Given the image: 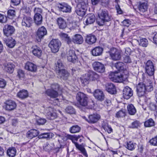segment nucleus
<instances>
[{
    "label": "nucleus",
    "instance_id": "nucleus-1",
    "mask_svg": "<svg viewBox=\"0 0 157 157\" xmlns=\"http://www.w3.org/2000/svg\"><path fill=\"white\" fill-rule=\"evenodd\" d=\"M142 78L143 82L139 83L136 86L137 94L140 97L143 96L146 91L150 92L153 89L151 81L147 79L143 75Z\"/></svg>",
    "mask_w": 157,
    "mask_h": 157
},
{
    "label": "nucleus",
    "instance_id": "nucleus-2",
    "mask_svg": "<svg viewBox=\"0 0 157 157\" xmlns=\"http://www.w3.org/2000/svg\"><path fill=\"white\" fill-rule=\"evenodd\" d=\"M97 13L99 19L98 20L97 22L99 25H102L105 22L111 21V16L109 14L107 10L100 9Z\"/></svg>",
    "mask_w": 157,
    "mask_h": 157
},
{
    "label": "nucleus",
    "instance_id": "nucleus-3",
    "mask_svg": "<svg viewBox=\"0 0 157 157\" xmlns=\"http://www.w3.org/2000/svg\"><path fill=\"white\" fill-rule=\"evenodd\" d=\"M87 5V0H78L75 10L77 14L82 17L84 16L86 13Z\"/></svg>",
    "mask_w": 157,
    "mask_h": 157
},
{
    "label": "nucleus",
    "instance_id": "nucleus-4",
    "mask_svg": "<svg viewBox=\"0 0 157 157\" xmlns=\"http://www.w3.org/2000/svg\"><path fill=\"white\" fill-rule=\"evenodd\" d=\"M59 85L56 83H54L51 85V88L48 89L46 91L47 95L52 98H56L59 95Z\"/></svg>",
    "mask_w": 157,
    "mask_h": 157
},
{
    "label": "nucleus",
    "instance_id": "nucleus-5",
    "mask_svg": "<svg viewBox=\"0 0 157 157\" xmlns=\"http://www.w3.org/2000/svg\"><path fill=\"white\" fill-rule=\"evenodd\" d=\"M109 78L113 81L117 82H122L125 80L126 78L119 73L116 72H111L109 76Z\"/></svg>",
    "mask_w": 157,
    "mask_h": 157
},
{
    "label": "nucleus",
    "instance_id": "nucleus-6",
    "mask_svg": "<svg viewBox=\"0 0 157 157\" xmlns=\"http://www.w3.org/2000/svg\"><path fill=\"white\" fill-rule=\"evenodd\" d=\"M48 46L52 52L56 53L59 51L61 43L58 39H53L50 41Z\"/></svg>",
    "mask_w": 157,
    "mask_h": 157
},
{
    "label": "nucleus",
    "instance_id": "nucleus-7",
    "mask_svg": "<svg viewBox=\"0 0 157 157\" xmlns=\"http://www.w3.org/2000/svg\"><path fill=\"white\" fill-rule=\"evenodd\" d=\"M76 98L82 106H86L87 105L88 98L86 94L83 93L79 92L77 94Z\"/></svg>",
    "mask_w": 157,
    "mask_h": 157
},
{
    "label": "nucleus",
    "instance_id": "nucleus-8",
    "mask_svg": "<svg viewBox=\"0 0 157 157\" xmlns=\"http://www.w3.org/2000/svg\"><path fill=\"white\" fill-rule=\"evenodd\" d=\"M145 69L146 72L149 76L154 75L155 69L154 65L151 60L147 61L145 64Z\"/></svg>",
    "mask_w": 157,
    "mask_h": 157
},
{
    "label": "nucleus",
    "instance_id": "nucleus-9",
    "mask_svg": "<svg viewBox=\"0 0 157 157\" xmlns=\"http://www.w3.org/2000/svg\"><path fill=\"white\" fill-rule=\"evenodd\" d=\"M121 51L116 48H111L109 52V54L112 59L115 60H118L121 58Z\"/></svg>",
    "mask_w": 157,
    "mask_h": 157
},
{
    "label": "nucleus",
    "instance_id": "nucleus-10",
    "mask_svg": "<svg viewBox=\"0 0 157 157\" xmlns=\"http://www.w3.org/2000/svg\"><path fill=\"white\" fill-rule=\"evenodd\" d=\"M44 112L50 119L52 120L56 118L57 117L56 110L51 107H48L45 109Z\"/></svg>",
    "mask_w": 157,
    "mask_h": 157
},
{
    "label": "nucleus",
    "instance_id": "nucleus-11",
    "mask_svg": "<svg viewBox=\"0 0 157 157\" xmlns=\"http://www.w3.org/2000/svg\"><path fill=\"white\" fill-rule=\"evenodd\" d=\"M15 29L13 26L10 25H6L3 27L4 35L7 37L12 35L14 32Z\"/></svg>",
    "mask_w": 157,
    "mask_h": 157
},
{
    "label": "nucleus",
    "instance_id": "nucleus-12",
    "mask_svg": "<svg viewBox=\"0 0 157 157\" xmlns=\"http://www.w3.org/2000/svg\"><path fill=\"white\" fill-rule=\"evenodd\" d=\"M33 22L31 17L26 15H24L22 19L21 25L25 27H30Z\"/></svg>",
    "mask_w": 157,
    "mask_h": 157
},
{
    "label": "nucleus",
    "instance_id": "nucleus-13",
    "mask_svg": "<svg viewBox=\"0 0 157 157\" xmlns=\"http://www.w3.org/2000/svg\"><path fill=\"white\" fill-rule=\"evenodd\" d=\"M5 109L6 110L11 111L15 109L17 107L16 103L14 101L9 100H6L4 103Z\"/></svg>",
    "mask_w": 157,
    "mask_h": 157
},
{
    "label": "nucleus",
    "instance_id": "nucleus-14",
    "mask_svg": "<svg viewBox=\"0 0 157 157\" xmlns=\"http://www.w3.org/2000/svg\"><path fill=\"white\" fill-rule=\"evenodd\" d=\"M57 7L60 11L66 13H70L71 11V7L68 4L63 3L58 4Z\"/></svg>",
    "mask_w": 157,
    "mask_h": 157
},
{
    "label": "nucleus",
    "instance_id": "nucleus-15",
    "mask_svg": "<svg viewBox=\"0 0 157 157\" xmlns=\"http://www.w3.org/2000/svg\"><path fill=\"white\" fill-rule=\"evenodd\" d=\"M92 66L94 69L99 73H103L105 70L104 65L98 62L95 61L92 63Z\"/></svg>",
    "mask_w": 157,
    "mask_h": 157
},
{
    "label": "nucleus",
    "instance_id": "nucleus-16",
    "mask_svg": "<svg viewBox=\"0 0 157 157\" xmlns=\"http://www.w3.org/2000/svg\"><path fill=\"white\" fill-rule=\"evenodd\" d=\"M100 117V115L97 114H94L90 115L88 117V119H87L85 116L83 117V118L87 121L89 123H92L97 122L99 119Z\"/></svg>",
    "mask_w": 157,
    "mask_h": 157
},
{
    "label": "nucleus",
    "instance_id": "nucleus-17",
    "mask_svg": "<svg viewBox=\"0 0 157 157\" xmlns=\"http://www.w3.org/2000/svg\"><path fill=\"white\" fill-rule=\"evenodd\" d=\"M133 94L132 90L128 86H126L123 89V95L125 99H128L132 96Z\"/></svg>",
    "mask_w": 157,
    "mask_h": 157
},
{
    "label": "nucleus",
    "instance_id": "nucleus-18",
    "mask_svg": "<svg viewBox=\"0 0 157 157\" xmlns=\"http://www.w3.org/2000/svg\"><path fill=\"white\" fill-rule=\"evenodd\" d=\"M94 95L96 99L100 101H103L105 98V95L103 91L99 89L95 90Z\"/></svg>",
    "mask_w": 157,
    "mask_h": 157
},
{
    "label": "nucleus",
    "instance_id": "nucleus-19",
    "mask_svg": "<svg viewBox=\"0 0 157 157\" xmlns=\"http://www.w3.org/2000/svg\"><path fill=\"white\" fill-rule=\"evenodd\" d=\"M25 68L32 72H35L37 68L36 66L33 63L30 62H27L25 63Z\"/></svg>",
    "mask_w": 157,
    "mask_h": 157
},
{
    "label": "nucleus",
    "instance_id": "nucleus-20",
    "mask_svg": "<svg viewBox=\"0 0 157 157\" xmlns=\"http://www.w3.org/2000/svg\"><path fill=\"white\" fill-rule=\"evenodd\" d=\"M67 57L68 61L73 62H74L77 58L75 51L72 50H70L67 53Z\"/></svg>",
    "mask_w": 157,
    "mask_h": 157
},
{
    "label": "nucleus",
    "instance_id": "nucleus-21",
    "mask_svg": "<svg viewBox=\"0 0 157 157\" xmlns=\"http://www.w3.org/2000/svg\"><path fill=\"white\" fill-rule=\"evenodd\" d=\"M32 52L34 55L38 58L41 56L42 51L39 47L36 45H35L32 47Z\"/></svg>",
    "mask_w": 157,
    "mask_h": 157
},
{
    "label": "nucleus",
    "instance_id": "nucleus-22",
    "mask_svg": "<svg viewBox=\"0 0 157 157\" xmlns=\"http://www.w3.org/2000/svg\"><path fill=\"white\" fill-rule=\"evenodd\" d=\"M39 134V132L36 129H31L28 131L26 134V136L29 139H32L36 137Z\"/></svg>",
    "mask_w": 157,
    "mask_h": 157
},
{
    "label": "nucleus",
    "instance_id": "nucleus-23",
    "mask_svg": "<svg viewBox=\"0 0 157 157\" xmlns=\"http://www.w3.org/2000/svg\"><path fill=\"white\" fill-rule=\"evenodd\" d=\"M36 34L38 37L41 39L47 35V30L44 26H42L38 29Z\"/></svg>",
    "mask_w": 157,
    "mask_h": 157
},
{
    "label": "nucleus",
    "instance_id": "nucleus-24",
    "mask_svg": "<svg viewBox=\"0 0 157 157\" xmlns=\"http://www.w3.org/2000/svg\"><path fill=\"white\" fill-rule=\"evenodd\" d=\"M103 51L102 48L100 47H97L91 51L92 55L94 56H100L102 55Z\"/></svg>",
    "mask_w": 157,
    "mask_h": 157
},
{
    "label": "nucleus",
    "instance_id": "nucleus-25",
    "mask_svg": "<svg viewBox=\"0 0 157 157\" xmlns=\"http://www.w3.org/2000/svg\"><path fill=\"white\" fill-rule=\"evenodd\" d=\"M72 41L75 44H81L83 42V37L79 34H75L73 37Z\"/></svg>",
    "mask_w": 157,
    "mask_h": 157
},
{
    "label": "nucleus",
    "instance_id": "nucleus-26",
    "mask_svg": "<svg viewBox=\"0 0 157 157\" xmlns=\"http://www.w3.org/2000/svg\"><path fill=\"white\" fill-rule=\"evenodd\" d=\"M85 18L86 19L85 22L86 25L93 24L95 21V15L92 13L87 14Z\"/></svg>",
    "mask_w": 157,
    "mask_h": 157
},
{
    "label": "nucleus",
    "instance_id": "nucleus-27",
    "mask_svg": "<svg viewBox=\"0 0 157 157\" xmlns=\"http://www.w3.org/2000/svg\"><path fill=\"white\" fill-rule=\"evenodd\" d=\"M86 42L89 44H92L94 43L96 41V36L91 34L87 35L85 40Z\"/></svg>",
    "mask_w": 157,
    "mask_h": 157
},
{
    "label": "nucleus",
    "instance_id": "nucleus-28",
    "mask_svg": "<svg viewBox=\"0 0 157 157\" xmlns=\"http://www.w3.org/2000/svg\"><path fill=\"white\" fill-rule=\"evenodd\" d=\"M106 90L109 93L112 94L116 93V88L113 84L109 83L106 85Z\"/></svg>",
    "mask_w": 157,
    "mask_h": 157
},
{
    "label": "nucleus",
    "instance_id": "nucleus-29",
    "mask_svg": "<svg viewBox=\"0 0 157 157\" xmlns=\"http://www.w3.org/2000/svg\"><path fill=\"white\" fill-rule=\"evenodd\" d=\"M59 77L63 80H66L69 76V73L65 69H62L58 71Z\"/></svg>",
    "mask_w": 157,
    "mask_h": 157
},
{
    "label": "nucleus",
    "instance_id": "nucleus-30",
    "mask_svg": "<svg viewBox=\"0 0 157 157\" xmlns=\"http://www.w3.org/2000/svg\"><path fill=\"white\" fill-rule=\"evenodd\" d=\"M57 21L60 29H63L67 27L66 22L63 18L59 17L57 19Z\"/></svg>",
    "mask_w": 157,
    "mask_h": 157
},
{
    "label": "nucleus",
    "instance_id": "nucleus-31",
    "mask_svg": "<svg viewBox=\"0 0 157 157\" xmlns=\"http://www.w3.org/2000/svg\"><path fill=\"white\" fill-rule=\"evenodd\" d=\"M127 110L128 113L131 115H135L136 112V109L132 104H129L128 105Z\"/></svg>",
    "mask_w": 157,
    "mask_h": 157
},
{
    "label": "nucleus",
    "instance_id": "nucleus-32",
    "mask_svg": "<svg viewBox=\"0 0 157 157\" xmlns=\"http://www.w3.org/2000/svg\"><path fill=\"white\" fill-rule=\"evenodd\" d=\"M29 94L27 90H20L17 94V96L19 98L24 99L27 98Z\"/></svg>",
    "mask_w": 157,
    "mask_h": 157
},
{
    "label": "nucleus",
    "instance_id": "nucleus-33",
    "mask_svg": "<svg viewBox=\"0 0 157 157\" xmlns=\"http://www.w3.org/2000/svg\"><path fill=\"white\" fill-rule=\"evenodd\" d=\"M17 150L14 147H10L7 150L6 154L9 157H14L15 156Z\"/></svg>",
    "mask_w": 157,
    "mask_h": 157
},
{
    "label": "nucleus",
    "instance_id": "nucleus-34",
    "mask_svg": "<svg viewBox=\"0 0 157 157\" xmlns=\"http://www.w3.org/2000/svg\"><path fill=\"white\" fill-rule=\"evenodd\" d=\"M148 5L146 2L140 3L138 9L141 14L143 13L147 10Z\"/></svg>",
    "mask_w": 157,
    "mask_h": 157
},
{
    "label": "nucleus",
    "instance_id": "nucleus-35",
    "mask_svg": "<svg viewBox=\"0 0 157 157\" xmlns=\"http://www.w3.org/2000/svg\"><path fill=\"white\" fill-rule=\"evenodd\" d=\"M14 67L15 66L13 64L8 63L5 66L4 70L10 73H12L13 71Z\"/></svg>",
    "mask_w": 157,
    "mask_h": 157
},
{
    "label": "nucleus",
    "instance_id": "nucleus-36",
    "mask_svg": "<svg viewBox=\"0 0 157 157\" xmlns=\"http://www.w3.org/2000/svg\"><path fill=\"white\" fill-rule=\"evenodd\" d=\"M80 80L83 86H85L89 83L90 79L87 73L82 76L80 78Z\"/></svg>",
    "mask_w": 157,
    "mask_h": 157
},
{
    "label": "nucleus",
    "instance_id": "nucleus-37",
    "mask_svg": "<svg viewBox=\"0 0 157 157\" xmlns=\"http://www.w3.org/2000/svg\"><path fill=\"white\" fill-rule=\"evenodd\" d=\"M87 74L90 77V79H91L92 80H95L98 79L99 77V75L93 71H89Z\"/></svg>",
    "mask_w": 157,
    "mask_h": 157
},
{
    "label": "nucleus",
    "instance_id": "nucleus-38",
    "mask_svg": "<svg viewBox=\"0 0 157 157\" xmlns=\"http://www.w3.org/2000/svg\"><path fill=\"white\" fill-rule=\"evenodd\" d=\"M34 21L37 25H40L42 21V17L41 14L35 15L34 17Z\"/></svg>",
    "mask_w": 157,
    "mask_h": 157
},
{
    "label": "nucleus",
    "instance_id": "nucleus-39",
    "mask_svg": "<svg viewBox=\"0 0 157 157\" xmlns=\"http://www.w3.org/2000/svg\"><path fill=\"white\" fill-rule=\"evenodd\" d=\"M60 36L62 39L66 41L68 44L71 43V39L67 34L61 33L60 34Z\"/></svg>",
    "mask_w": 157,
    "mask_h": 157
},
{
    "label": "nucleus",
    "instance_id": "nucleus-40",
    "mask_svg": "<svg viewBox=\"0 0 157 157\" xmlns=\"http://www.w3.org/2000/svg\"><path fill=\"white\" fill-rule=\"evenodd\" d=\"M7 46L10 48H13L16 44V41L14 39L11 38L10 39L7 40L5 41Z\"/></svg>",
    "mask_w": 157,
    "mask_h": 157
},
{
    "label": "nucleus",
    "instance_id": "nucleus-41",
    "mask_svg": "<svg viewBox=\"0 0 157 157\" xmlns=\"http://www.w3.org/2000/svg\"><path fill=\"white\" fill-rule=\"evenodd\" d=\"M75 147L81 151L83 155L86 157L88 155L85 149L82 145L76 143Z\"/></svg>",
    "mask_w": 157,
    "mask_h": 157
},
{
    "label": "nucleus",
    "instance_id": "nucleus-42",
    "mask_svg": "<svg viewBox=\"0 0 157 157\" xmlns=\"http://www.w3.org/2000/svg\"><path fill=\"white\" fill-rule=\"evenodd\" d=\"M54 145L53 144L47 143L44 146L43 149L46 151H49L53 148Z\"/></svg>",
    "mask_w": 157,
    "mask_h": 157
},
{
    "label": "nucleus",
    "instance_id": "nucleus-43",
    "mask_svg": "<svg viewBox=\"0 0 157 157\" xmlns=\"http://www.w3.org/2000/svg\"><path fill=\"white\" fill-rule=\"evenodd\" d=\"M155 123L153 120L150 118L144 122V126L146 127H151L155 125Z\"/></svg>",
    "mask_w": 157,
    "mask_h": 157
},
{
    "label": "nucleus",
    "instance_id": "nucleus-44",
    "mask_svg": "<svg viewBox=\"0 0 157 157\" xmlns=\"http://www.w3.org/2000/svg\"><path fill=\"white\" fill-rule=\"evenodd\" d=\"M80 130V128L78 125H74L70 128V132L72 133L78 132Z\"/></svg>",
    "mask_w": 157,
    "mask_h": 157
},
{
    "label": "nucleus",
    "instance_id": "nucleus-45",
    "mask_svg": "<svg viewBox=\"0 0 157 157\" xmlns=\"http://www.w3.org/2000/svg\"><path fill=\"white\" fill-rule=\"evenodd\" d=\"M139 45L144 47H146L148 44L147 40L145 38H142L138 41Z\"/></svg>",
    "mask_w": 157,
    "mask_h": 157
},
{
    "label": "nucleus",
    "instance_id": "nucleus-46",
    "mask_svg": "<svg viewBox=\"0 0 157 157\" xmlns=\"http://www.w3.org/2000/svg\"><path fill=\"white\" fill-rule=\"evenodd\" d=\"M115 67L119 71H122L124 69V64L121 62H118L115 64Z\"/></svg>",
    "mask_w": 157,
    "mask_h": 157
},
{
    "label": "nucleus",
    "instance_id": "nucleus-47",
    "mask_svg": "<svg viewBox=\"0 0 157 157\" xmlns=\"http://www.w3.org/2000/svg\"><path fill=\"white\" fill-rule=\"evenodd\" d=\"M66 112L68 114H74L75 113V109L71 106L67 107L65 109Z\"/></svg>",
    "mask_w": 157,
    "mask_h": 157
},
{
    "label": "nucleus",
    "instance_id": "nucleus-48",
    "mask_svg": "<svg viewBox=\"0 0 157 157\" xmlns=\"http://www.w3.org/2000/svg\"><path fill=\"white\" fill-rule=\"evenodd\" d=\"M56 69L59 71L60 70L63 69V65L61 61L60 60H58L56 63Z\"/></svg>",
    "mask_w": 157,
    "mask_h": 157
},
{
    "label": "nucleus",
    "instance_id": "nucleus-49",
    "mask_svg": "<svg viewBox=\"0 0 157 157\" xmlns=\"http://www.w3.org/2000/svg\"><path fill=\"white\" fill-rule=\"evenodd\" d=\"M52 133H41L39 136V138H50L52 137Z\"/></svg>",
    "mask_w": 157,
    "mask_h": 157
},
{
    "label": "nucleus",
    "instance_id": "nucleus-50",
    "mask_svg": "<svg viewBox=\"0 0 157 157\" xmlns=\"http://www.w3.org/2000/svg\"><path fill=\"white\" fill-rule=\"evenodd\" d=\"M135 145V144H134L132 142L129 141L127 142L125 147L128 150L132 151L134 149Z\"/></svg>",
    "mask_w": 157,
    "mask_h": 157
},
{
    "label": "nucleus",
    "instance_id": "nucleus-51",
    "mask_svg": "<svg viewBox=\"0 0 157 157\" xmlns=\"http://www.w3.org/2000/svg\"><path fill=\"white\" fill-rule=\"evenodd\" d=\"M8 17L10 19H12L15 16V11L12 10H9L8 11Z\"/></svg>",
    "mask_w": 157,
    "mask_h": 157
},
{
    "label": "nucleus",
    "instance_id": "nucleus-52",
    "mask_svg": "<svg viewBox=\"0 0 157 157\" xmlns=\"http://www.w3.org/2000/svg\"><path fill=\"white\" fill-rule=\"evenodd\" d=\"M126 116L125 112L124 110H121L117 112L116 116L117 118L123 117Z\"/></svg>",
    "mask_w": 157,
    "mask_h": 157
},
{
    "label": "nucleus",
    "instance_id": "nucleus-53",
    "mask_svg": "<svg viewBox=\"0 0 157 157\" xmlns=\"http://www.w3.org/2000/svg\"><path fill=\"white\" fill-rule=\"evenodd\" d=\"M149 142L151 145L157 146V136H155L151 139Z\"/></svg>",
    "mask_w": 157,
    "mask_h": 157
},
{
    "label": "nucleus",
    "instance_id": "nucleus-54",
    "mask_svg": "<svg viewBox=\"0 0 157 157\" xmlns=\"http://www.w3.org/2000/svg\"><path fill=\"white\" fill-rule=\"evenodd\" d=\"M140 124V123L139 121H136L132 123L131 125L129 126V128H137Z\"/></svg>",
    "mask_w": 157,
    "mask_h": 157
},
{
    "label": "nucleus",
    "instance_id": "nucleus-55",
    "mask_svg": "<svg viewBox=\"0 0 157 157\" xmlns=\"http://www.w3.org/2000/svg\"><path fill=\"white\" fill-rule=\"evenodd\" d=\"M17 76L20 79H22L24 78L25 76V73L24 71L22 70L19 69L17 71Z\"/></svg>",
    "mask_w": 157,
    "mask_h": 157
},
{
    "label": "nucleus",
    "instance_id": "nucleus-56",
    "mask_svg": "<svg viewBox=\"0 0 157 157\" xmlns=\"http://www.w3.org/2000/svg\"><path fill=\"white\" fill-rule=\"evenodd\" d=\"M123 61L126 63H131L132 60L129 56H125L123 57Z\"/></svg>",
    "mask_w": 157,
    "mask_h": 157
},
{
    "label": "nucleus",
    "instance_id": "nucleus-57",
    "mask_svg": "<svg viewBox=\"0 0 157 157\" xmlns=\"http://www.w3.org/2000/svg\"><path fill=\"white\" fill-rule=\"evenodd\" d=\"M34 12L35 15L41 14L42 12V10L41 8L39 7H36L34 10Z\"/></svg>",
    "mask_w": 157,
    "mask_h": 157
},
{
    "label": "nucleus",
    "instance_id": "nucleus-58",
    "mask_svg": "<svg viewBox=\"0 0 157 157\" xmlns=\"http://www.w3.org/2000/svg\"><path fill=\"white\" fill-rule=\"evenodd\" d=\"M94 105V101L91 100L89 101H87V105L86 106L87 108L89 109H92L93 108Z\"/></svg>",
    "mask_w": 157,
    "mask_h": 157
},
{
    "label": "nucleus",
    "instance_id": "nucleus-59",
    "mask_svg": "<svg viewBox=\"0 0 157 157\" xmlns=\"http://www.w3.org/2000/svg\"><path fill=\"white\" fill-rule=\"evenodd\" d=\"M149 108L151 110L156 111L157 110V105L154 103H151L149 105Z\"/></svg>",
    "mask_w": 157,
    "mask_h": 157
},
{
    "label": "nucleus",
    "instance_id": "nucleus-60",
    "mask_svg": "<svg viewBox=\"0 0 157 157\" xmlns=\"http://www.w3.org/2000/svg\"><path fill=\"white\" fill-rule=\"evenodd\" d=\"M7 21L6 17L4 15L0 13V22L5 23Z\"/></svg>",
    "mask_w": 157,
    "mask_h": 157
},
{
    "label": "nucleus",
    "instance_id": "nucleus-61",
    "mask_svg": "<svg viewBox=\"0 0 157 157\" xmlns=\"http://www.w3.org/2000/svg\"><path fill=\"white\" fill-rule=\"evenodd\" d=\"M36 122L39 125L43 124L46 122V120L44 118H40L37 120Z\"/></svg>",
    "mask_w": 157,
    "mask_h": 157
},
{
    "label": "nucleus",
    "instance_id": "nucleus-62",
    "mask_svg": "<svg viewBox=\"0 0 157 157\" xmlns=\"http://www.w3.org/2000/svg\"><path fill=\"white\" fill-rule=\"evenodd\" d=\"M74 137L73 140H72V141L73 143H74L75 145V146L76 143L78 144L77 143L75 142V141H77L78 139L81 137V136L80 135L77 136L76 135H74Z\"/></svg>",
    "mask_w": 157,
    "mask_h": 157
},
{
    "label": "nucleus",
    "instance_id": "nucleus-63",
    "mask_svg": "<svg viewBox=\"0 0 157 157\" xmlns=\"http://www.w3.org/2000/svg\"><path fill=\"white\" fill-rule=\"evenodd\" d=\"M105 131H107L108 133H110L113 131V130L111 128V127L108 125V126L105 127V128H104Z\"/></svg>",
    "mask_w": 157,
    "mask_h": 157
},
{
    "label": "nucleus",
    "instance_id": "nucleus-64",
    "mask_svg": "<svg viewBox=\"0 0 157 157\" xmlns=\"http://www.w3.org/2000/svg\"><path fill=\"white\" fill-rule=\"evenodd\" d=\"M6 82L3 79H0V88H4L6 85Z\"/></svg>",
    "mask_w": 157,
    "mask_h": 157
}]
</instances>
